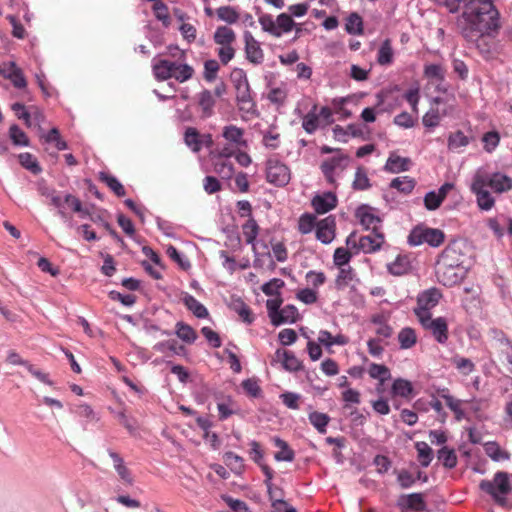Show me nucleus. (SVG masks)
Listing matches in <instances>:
<instances>
[{"instance_id":"obj_1","label":"nucleus","mask_w":512,"mask_h":512,"mask_svg":"<svg viewBox=\"0 0 512 512\" xmlns=\"http://www.w3.org/2000/svg\"><path fill=\"white\" fill-rule=\"evenodd\" d=\"M482 491L491 495L500 506H506V495L511 491L509 477L506 472H497L492 481L482 480L479 484Z\"/></svg>"},{"instance_id":"obj_47","label":"nucleus","mask_w":512,"mask_h":512,"mask_svg":"<svg viewBox=\"0 0 512 512\" xmlns=\"http://www.w3.org/2000/svg\"><path fill=\"white\" fill-rule=\"evenodd\" d=\"M441 397L445 400L446 405L454 412L456 420L461 421L465 417L464 411L461 408L462 401L445 393H442Z\"/></svg>"},{"instance_id":"obj_15","label":"nucleus","mask_w":512,"mask_h":512,"mask_svg":"<svg viewBox=\"0 0 512 512\" xmlns=\"http://www.w3.org/2000/svg\"><path fill=\"white\" fill-rule=\"evenodd\" d=\"M356 217L359 219L361 225L365 229H372V231H379L378 227L381 219L372 212V208L367 205H362L356 210Z\"/></svg>"},{"instance_id":"obj_37","label":"nucleus","mask_w":512,"mask_h":512,"mask_svg":"<svg viewBox=\"0 0 512 512\" xmlns=\"http://www.w3.org/2000/svg\"><path fill=\"white\" fill-rule=\"evenodd\" d=\"M387 269L392 275L400 276L409 271L410 264L406 257L398 256L392 263L387 265Z\"/></svg>"},{"instance_id":"obj_31","label":"nucleus","mask_w":512,"mask_h":512,"mask_svg":"<svg viewBox=\"0 0 512 512\" xmlns=\"http://www.w3.org/2000/svg\"><path fill=\"white\" fill-rule=\"evenodd\" d=\"M485 453L494 461H503L510 458V454L507 451L501 449L496 442H487L484 445Z\"/></svg>"},{"instance_id":"obj_58","label":"nucleus","mask_w":512,"mask_h":512,"mask_svg":"<svg viewBox=\"0 0 512 512\" xmlns=\"http://www.w3.org/2000/svg\"><path fill=\"white\" fill-rule=\"evenodd\" d=\"M352 254L348 249L339 247L335 250L333 255L334 264L338 267H344L350 261Z\"/></svg>"},{"instance_id":"obj_16","label":"nucleus","mask_w":512,"mask_h":512,"mask_svg":"<svg viewBox=\"0 0 512 512\" xmlns=\"http://www.w3.org/2000/svg\"><path fill=\"white\" fill-rule=\"evenodd\" d=\"M337 197L332 192H326L322 195H316L312 199V206L318 214H324L335 208Z\"/></svg>"},{"instance_id":"obj_4","label":"nucleus","mask_w":512,"mask_h":512,"mask_svg":"<svg viewBox=\"0 0 512 512\" xmlns=\"http://www.w3.org/2000/svg\"><path fill=\"white\" fill-rule=\"evenodd\" d=\"M444 233L436 228L415 227L408 236V242L412 246L427 243L430 246L438 247L444 241Z\"/></svg>"},{"instance_id":"obj_59","label":"nucleus","mask_w":512,"mask_h":512,"mask_svg":"<svg viewBox=\"0 0 512 512\" xmlns=\"http://www.w3.org/2000/svg\"><path fill=\"white\" fill-rule=\"evenodd\" d=\"M284 286V281L279 278H273L262 286V291L267 296L278 294L279 290Z\"/></svg>"},{"instance_id":"obj_46","label":"nucleus","mask_w":512,"mask_h":512,"mask_svg":"<svg viewBox=\"0 0 512 512\" xmlns=\"http://www.w3.org/2000/svg\"><path fill=\"white\" fill-rule=\"evenodd\" d=\"M176 335L182 341L187 343H193L197 338V334L194 329L183 322H178L176 324Z\"/></svg>"},{"instance_id":"obj_12","label":"nucleus","mask_w":512,"mask_h":512,"mask_svg":"<svg viewBox=\"0 0 512 512\" xmlns=\"http://www.w3.org/2000/svg\"><path fill=\"white\" fill-rule=\"evenodd\" d=\"M273 360L280 363L285 370L290 372H296L303 368L302 362L293 352L288 350L277 349Z\"/></svg>"},{"instance_id":"obj_57","label":"nucleus","mask_w":512,"mask_h":512,"mask_svg":"<svg viewBox=\"0 0 512 512\" xmlns=\"http://www.w3.org/2000/svg\"><path fill=\"white\" fill-rule=\"evenodd\" d=\"M219 70V63L214 59H209L204 63V79L208 82H212L217 77Z\"/></svg>"},{"instance_id":"obj_56","label":"nucleus","mask_w":512,"mask_h":512,"mask_svg":"<svg viewBox=\"0 0 512 512\" xmlns=\"http://www.w3.org/2000/svg\"><path fill=\"white\" fill-rule=\"evenodd\" d=\"M370 187L369 178L365 170L359 167L355 173L353 188L356 190H365Z\"/></svg>"},{"instance_id":"obj_55","label":"nucleus","mask_w":512,"mask_h":512,"mask_svg":"<svg viewBox=\"0 0 512 512\" xmlns=\"http://www.w3.org/2000/svg\"><path fill=\"white\" fill-rule=\"evenodd\" d=\"M316 106H314L313 111L306 114L303 117L302 127L308 133H314L318 128V115L315 114Z\"/></svg>"},{"instance_id":"obj_51","label":"nucleus","mask_w":512,"mask_h":512,"mask_svg":"<svg viewBox=\"0 0 512 512\" xmlns=\"http://www.w3.org/2000/svg\"><path fill=\"white\" fill-rule=\"evenodd\" d=\"M262 29L275 37L281 36L280 28L277 27L276 21L271 15H263L259 18Z\"/></svg>"},{"instance_id":"obj_53","label":"nucleus","mask_w":512,"mask_h":512,"mask_svg":"<svg viewBox=\"0 0 512 512\" xmlns=\"http://www.w3.org/2000/svg\"><path fill=\"white\" fill-rule=\"evenodd\" d=\"M9 136L14 145L17 146H28L29 140L24 131H22L19 126L12 125L9 128Z\"/></svg>"},{"instance_id":"obj_17","label":"nucleus","mask_w":512,"mask_h":512,"mask_svg":"<svg viewBox=\"0 0 512 512\" xmlns=\"http://www.w3.org/2000/svg\"><path fill=\"white\" fill-rule=\"evenodd\" d=\"M348 157L343 154H338L321 164V170L329 182H333V172L335 169H344L347 165Z\"/></svg>"},{"instance_id":"obj_54","label":"nucleus","mask_w":512,"mask_h":512,"mask_svg":"<svg viewBox=\"0 0 512 512\" xmlns=\"http://www.w3.org/2000/svg\"><path fill=\"white\" fill-rule=\"evenodd\" d=\"M194 75V69L188 64H180L176 72L172 75V78L180 83L186 82L191 79Z\"/></svg>"},{"instance_id":"obj_52","label":"nucleus","mask_w":512,"mask_h":512,"mask_svg":"<svg viewBox=\"0 0 512 512\" xmlns=\"http://www.w3.org/2000/svg\"><path fill=\"white\" fill-rule=\"evenodd\" d=\"M18 158L20 164L27 170L31 171L34 174H38L41 172V167L39 166L37 160L34 158L32 154L27 152L21 153Z\"/></svg>"},{"instance_id":"obj_38","label":"nucleus","mask_w":512,"mask_h":512,"mask_svg":"<svg viewBox=\"0 0 512 512\" xmlns=\"http://www.w3.org/2000/svg\"><path fill=\"white\" fill-rule=\"evenodd\" d=\"M438 459L442 462L443 466L449 469L457 465V455L454 449L446 446L438 451Z\"/></svg>"},{"instance_id":"obj_43","label":"nucleus","mask_w":512,"mask_h":512,"mask_svg":"<svg viewBox=\"0 0 512 512\" xmlns=\"http://www.w3.org/2000/svg\"><path fill=\"white\" fill-rule=\"evenodd\" d=\"M99 179L104 182L117 196L122 197L125 195V189L123 185L112 175L101 172Z\"/></svg>"},{"instance_id":"obj_33","label":"nucleus","mask_w":512,"mask_h":512,"mask_svg":"<svg viewBox=\"0 0 512 512\" xmlns=\"http://www.w3.org/2000/svg\"><path fill=\"white\" fill-rule=\"evenodd\" d=\"M243 235L246 239V242L248 244H251L253 246V249H255L254 242L258 236L259 233V226L255 219L250 217L245 224L242 226Z\"/></svg>"},{"instance_id":"obj_50","label":"nucleus","mask_w":512,"mask_h":512,"mask_svg":"<svg viewBox=\"0 0 512 512\" xmlns=\"http://www.w3.org/2000/svg\"><path fill=\"white\" fill-rule=\"evenodd\" d=\"M392 392L401 397H408L413 392V387L410 381L399 378L394 381Z\"/></svg>"},{"instance_id":"obj_6","label":"nucleus","mask_w":512,"mask_h":512,"mask_svg":"<svg viewBox=\"0 0 512 512\" xmlns=\"http://www.w3.org/2000/svg\"><path fill=\"white\" fill-rule=\"evenodd\" d=\"M267 181L277 186H285L290 181L289 168L275 159H269L266 166Z\"/></svg>"},{"instance_id":"obj_62","label":"nucleus","mask_w":512,"mask_h":512,"mask_svg":"<svg viewBox=\"0 0 512 512\" xmlns=\"http://www.w3.org/2000/svg\"><path fill=\"white\" fill-rule=\"evenodd\" d=\"M231 81L235 89L249 85L246 73L241 68H235L232 71Z\"/></svg>"},{"instance_id":"obj_36","label":"nucleus","mask_w":512,"mask_h":512,"mask_svg":"<svg viewBox=\"0 0 512 512\" xmlns=\"http://www.w3.org/2000/svg\"><path fill=\"white\" fill-rule=\"evenodd\" d=\"M390 187L408 194L414 189L415 180L409 176L396 177L391 181Z\"/></svg>"},{"instance_id":"obj_10","label":"nucleus","mask_w":512,"mask_h":512,"mask_svg":"<svg viewBox=\"0 0 512 512\" xmlns=\"http://www.w3.org/2000/svg\"><path fill=\"white\" fill-rule=\"evenodd\" d=\"M236 91V103L239 111L246 114H255L256 104L251 94L250 85L239 87Z\"/></svg>"},{"instance_id":"obj_44","label":"nucleus","mask_w":512,"mask_h":512,"mask_svg":"<svg viewBox=\"0 0 512 512\" xmlns=\"http://www.w3.org/2000/svg\"><path fill=\"white\" fill-rule=\"evenodd\" d=\"M368 373L371 378L378 379L381 384L391 377L390 370L385 365L376 363L370 364Z\"/></svg>"},{"instance_id":"obj_30","label":"nucleus","mask_w":512,"mask_h":512,"mask_svg":"<svg viewBox=\"0 0 512 512\" xmlns=\"http://www.w3.org/2000/svg\"><path fill=\"white\" fill-rule=\"evenodd\" d=\"M393 56L394 52L391 45V40L385 39L378 50L377 62L383 66L389 65L393 61Z\"/></svg>"},{"instance_id":"obj_45","label":"nucleus","mask_w":512,"mask_h":512,"mask_svg":"<svg viewBox=\"0 0 512 512\" xmlns=\"http://www.w3.org/2000/svg\"><path fill=\"white\" fill-rule=\"evenodd\" d=\"M469 142V138L461 130H458L449 135L448 148L454 151L459 148L466 147Z\"/></svg>"},{"instance_id":"obj_11","label":"nucleus","mask_w":512,"mask_h":512,"mask_svg":"<svg viewBox=\"0 0 512 512\" xmlns=\"http://www.w3.org/2000/svg\"><path fill=\"white\" fill-rule=\"evenodd\" d=\"M245 53L247 59L253 64H260L263 62L264 53L260 47L259 42L253 37L250 32H245Z\"/></svg>"},{"instance_id":"obj_41","label":"nucleus","mask_w":512,"mask_h":512,"mask_svg":"<svg viewBox=\"0 0 512 512\" xmlns=\"http://www.w3.org/2000/svg\"><path fill=\"white\" fill-rule=\"evenodd\" d=\"M345 29L349 34L360 35L363 33V21L357 13H351L345 24Z\"/></svg>"},{"instance_id":"obj_34","label":"nucleus","mask_w":512,"mask_h":512,"mask_svg":"<svg viewBox=\"0 0 512 512\" xmlns=\"http://www.w3.org/2000/svg\"><path fill=\"white\" fill-rule=\"evenodd\" d=\"M398 341L402 349H409L416 344L415 330L410 327L403 328L398 334Z\"/></svg>"},{"instance_id":"obj_8","label":"nucleus","mask_w":512,"mask_h":512,"mask_svg":"<svg viewBox=\"0 0 512 512\" xmlns=\"http://www.w3.org/2000/svg\"><path fill=\"white\" fill-rule=\"evenodd\" d=\"M465 247L463 242L454 241L443 250L439 260L454 267H465Z\"/></svg>"},{"instance_id":"obj_26","label":"nucleus","mask_w":512,"mask_h":512,"mask_svg":"<svg viewBox=\"0 0 512 512\" xmlns=\"http://www.w3.org/2000/svg\"><path fill=\"white\" fill-rule=\"evenodd\" d=\"M228 158L229 157H220L218 154L214 163V171L222 179H230L234 173L233 164L227 160Z\"/></svg>"},{"instance_id":"obj_25","label":"nucleus","mask_w":512,"mask_h":512,"mask_svg":"<svg viewBox=\"0 0 512 512\" xmlns=\"http://www.w3.org/2000/svg\"><path fill=\"white\" fill-rule=\"evenodd\" d=\"M440 297L437 289L426 290L418 296L417 306L431 310L438 304Z\"/></svg>"},{"instance_id":"obj_5","label":"nucleus","mask_w":512,"mask_h":512,"mask_svg":"<svg viewBox=\"0 0 512 512\" xmlns=\"http://www.w3.org/2000/svg\"><path fill=\"white\" fill-rule=\"evenodd\" d=\"M466 267H454L440 260L437 262L436 275L438 281L444 286H454L465 276Z\"/></svg>"},{"instance_id":"obj_48","label":"nucleus","mask_w":512,"mask_h":512,"mask_svg":"<svg viewBox=\"0 0 512 512\" xmlns=\"http://www.w3.org/2000/svg\"><path fill=\"white\" fill-rule=\"evenodd\" d=\"M225 464L235 473H241L244 469L243 458L233 452H226L223 456Z\"/></svg>"},{"instance_id":"obj_24","label":"nucleus","mask_w":512,"mask_h":512,"mask_svg":"<svg viewBox=\"0 0 512 512\" xmlns=\"http://www.w3.org/2000/svg\"><path fill=\"white\" fill-rule=\"evenodd\" d=\"M213 40L219 46L233 45L236 42V34L228 26H219L214 32Z\"/></svg>"},{"instance_id":"obj_3","label":"nucleus","mask_w":512,"mask_h":512,"mask_svg":"<svg viewBox=\"0 0 512 512\" xmlns=\"http://www.w3.org/2000/svg\"><path fill=\"white\" fill-rule=\"evenodd\" d=\"M383 242L384 236L379 231H372L371 234L359 238L356 232H352L346 239V245L349 248L357 249L366 254L379 250Z\"/></svg>"},{"instance_id":"obj_29","label":"nucleus","mask_w":512,"mask_h":512,"mask_svg":"<svg viewBox=\"0 0 512 512\" xmlns=\"http://www.w3.org/2000/svg\"><path fill=\"white\" fill-rule=\"evenodd\" d=\"M274 444L280 449V451H278L274 456L277 461L292 462L294 460L295 453L290 449L286 441L280 438H275Z\"/></svg>"},{"instance_id":"obj_19","label":"nucleus","mask_w":512,"mask_h":512,"mask_svg":"<svg viewBox=\"0 0 512 512\" xmlns=\"http://www.w3.org/2000/svg\"><path fill=\"white\" fill-rule=\"evenodd\" d=\"M410 159L391 154L385 164V170L391 173H399L408 171L410 167Z\"/></svg>"},{"instance_id":"obj_42","label":"nucleus","mask_w":512,"mask_h":512,"mask_svg":"<svg viewBox=\"0 0 512 512\" xmlns=\"http://www.w3.org/2000/svg\"><path fill=\"white\" fill-rule=\"evenodd\" d=\"M415 448L418 452V458L423 467H428L433 459V451L426 442H417Z\"/></svg>"},{"instance_id":"obj_61","label":"nucleus","mask_w":512,"mask_h":512,"mask_svg":"<svg viewBox=\"0 0 512 512\" xmlns=\"http://www.w3.org/2000/svg\"><path fill=\"white\" fill-rule=\"evenodd\" d=\"M276 24L280 28L281 34L290 32L295 25L292 17L286 13L277 16Z\"/></svg>"},{"instance_id":"obj_21","label":"nucleus","mask_w":512,"mask_h":512,"mask_svg":"<svg viewBox=\"0 0 512 512\" xmlns=\"http://www.w3.org/2000/svg\"><path fill=\"white\" fill-rule=\"evenodd\" d=\"M198 105L204 118L211 117L214 113L215 98L211 91L203 90L198 94Z\"/></svg>"},{"instance_id":"obj_32","label":"nucleus","mask_w":512,"mask_h":512,"mask_svg":"<svg viewBox=\"0 0 512 512\" xmlns=\"http://www.w3.org/2000/svg\"><path fill=\"white\" fill-rule=\"evenodd\" d=\"M9 66L11 71L7 73L6 79H9L16 88H25L27 82L21 69L13 61L9 62Z\"/></svg>"},{"instance_id":"obj_35","label":"nucleus","mask_w":512,"mask_h":512,"mask_svg":"<svg viewBox=\"0 0 512 512\" xmlns=\"http://www.w3.org/2000/svg\"><path fill=\"white\" fill-rule=\"evenodd\" d=\"M354 278V271L351 267H339L338 275L335 279V286L338 290H343L351 283Z\"/></svg>"},{"instance_id":"obj_14","label":"nucleus","mask_w":512,"mask_h":512,"mask_svg":"<svg viewBox=\"0 0 512 512\" xmlns=\"http://www.w3.org/2000/svg\"><path fill=\"white\" fill-rule=\"evenodd\" d=\"M108 454L113 462V467L117 472L119 479L127 486L133 485L134 479L131 471L126 466L123 458L116 452L109 450Z\"/></svg>"},{"instance_id":"obj_7","label":"nucleus","mask_w":512,"mask_h":512,"mask_svg":"<svg viewBox=\"0 0 512 512\" xmlns=\"http://www.w3.org/2000/svg\"><path fill=\"white\" fill-rule=\"evenodd\" d=\"M475 175H481L485 180L484 184L496 193H503L512 189V179L500 172L489 174L483 169H478Z\"/></svg>"},{"instance_id":"obj_40","label":"nucleus","mask_w":512,"mask_h":512,"mask_svg":"<svg viewBox=\"0 0 512 512\" xmlns=\"http://www.w3.org/2000/svg\"><path fill=\"white\" fill-rule=\"evenodd\" d=\"M310 423L318 430L319 433H326V427L330 421V417L321 412L313 411L309 414Z\"/></svg>"},{"instance_id":"obj_22","label":"nucleus","mask_w":512,"mask_h":512,"mask_svg":"<svg viewBox=\"0 0 512 512\" xmlns=\"http://www.w3.org/2000/svg\"><path fill=\"white\" fill-rule=\"evenodd\" d=\"M182 301L189 311H191L197 318H205L208 316V310L192 295L184 292L182 293Z\"/></svg>"},{"instance_id":"obj_23","label":"nucleus","mask_w":512,"mask_h":512,"mask_svg":"<svg viewBox=\"0 0 512 512\" xmlns=\"http://www.w3.org/2000/svg\"><path fill=\"white\" fill-rule=\"evenodd\" d=\"M39 193L49 200V203L58 209V214L65 219L66 213L63 210V200L57 194L54 189L49 188L46 185H41L39 187Z\"/></svg>"},{"instance_id":"obj_27","label":"nucleus","mask_w":512,"mask_h":512,"mask_svg":"<svg viewBox=\"0 0 512 512\" xmlns=\"http://www.w3.org/2000/svg\"><path fill=\"white\" fill-rule=\"evenodd\" d=\"M298 310L293 305H286L283 307L277 318L273 317V325L278 326L282 323H293L297 320Z\"/></svg>"},{"instance_id":"obj_28","label":"nucleus","mask_w":512,"mask_h":512,"mask_svg":"<svg viewBox=\"0 0 512 512\" xmlns=\"http://www.w3.org/2000/svg\"><path fill=\"white\" fill-rule=\"evenodd\" d=\"M184 143L193 153H198L201 150L199 131L194 127L186 128L184 132Z\"/></svg>"},{"instance_id":"obj_20","label":"nucleus","mask_w":512,"mask_h":512,"mask_svg":"<svg viewBox=\"0 0 512 512\" xmlns=\"http://www.w3.org/2000/svg\"><path fill=\"white\" fill-rule=\"evenodd\" d=\"M399 506L415 511H424L426 505L422 494L412 493L406 496H402L398 503Z\"/></svg>"},{"instance_id":"obj_64","label":"nucleus","mask_w":512,"mask_h":512,"mask_svg":"<svg viewBox=\"0 0 512 512\" xmlns=\"http://www.w3.org/2000/svg\"><path fill=\"white\" fill-rule=\"evenodd\" d=\"M286 97L287 92L284 88L281 87L271 89L267 96L268 100L276 105H282L285 102Z\"/></svg>"},{"instance_id":"obj_39","label":"nucleus","mask_w":512,"mask_h":512,"mask_svg":"<svg viewBox=\"0 0 512 512\" xmlns=\"http://www.w3.org/2000/svg\"><path fill=\"white\" fill-rule=\"evenodd\" d=\"M216 14L219 20L224 21L228 24H234L239 20L238 11L231 6H221L216 10Z\"/></svg>"},{"instance_id":"obj_49","label":"nucleus","mask_w":512,"mask_h":512,"mask_svg":"<svg viewBox=\"0 0 512 512\" xmlns=\"http://www.w3.org/2000/svg\"><path fill=\"white\" fill-rule=\"evenodd\" d=\"M171 66L168 65V60L161 59L158 62L153 64V73L156 79L164 81L172 78V73H169V68Z\"/></svg>"},{"instance_id":"obj_2","label":"nucleus","mask_w":512,"mask_h":512,"mask_svg":"<svg viewBox=\"0 0 512 512\" xmlns=\"http://www.w3.org/2000/svg\"><path fill=\"white\" fill-rule=\"evenodd\" d=\"M244 129L236 125H226L222 129V137L226 141L225 146L219 151L220 157H232L237 151L247 147L244 138Z\"/></svg>"},{"instance_id":"obj_13","label":"nucleus","mask_w":512,"mask_h":512,"mask_svg":"<svg viewBox=\"0 0 512 512\" xmlns=\"http://www.w3.org/2000/svg\"><path fill=\"white\" fill-rule=\"evenodd\" d=\"M335 237V220L329 216L317 223L316 238L323 244H329Z\"/></svg>"},{"instance_id":"obj_63","label":"nucleus","mask_w":512,"mask_h":512,"mask_svg":"<svg viewBox=\"0 0 512 512\" xmlns=\"http://www.w3.org/2000/svg\"><path fill=\"white\" fill-rule=\"evenodd\" d=\"M482 141L484 143V149L490 153L498 146L500 137L497 132L492 131L485 133Z\"/></svg>"},{"instance_id":"obj_18","label":"nucleus","mask_w":512,"mask_h":512,"mask_svg":"<svg viewBox=\"0 0 512 512\" xmlns=\"http://www.w3.org/2000/svg\"><path fill=\"white\" fill-rule=\"evenodd\" d=\"M425 329L432 333L438 343H446L448 339V325L445 318L438 317L434 319L432 322H429V325Z\"/></svg>"},{"instance_id":"obj_60","label":"nucleus","mask_w":512,"mask_h":512,"mask_svg":"<svg viewBox=\"0 0 512 512\" xmlns=\"http://www.w3.org/2000/svg\"><path fill=\"white\" fill-rule=\"evenodd\" d=\"M153 10L155 17L167 26L169 24V13L167 5L162 1H157L153 5Z\"/></svg>"},{"instance_id":"obj_9","label":"nucleus","mask_w":512,"mask_h":512,"mask_svg":"<svg viewBox=\"0 0 512 512\" xmlns=\"http://www.w3.org/2000/svg\"><path fill=\"white\" fill-rule=\"evenodd\" d=\"M484 181L481 175H474L471 191L476 195L479 208L488 211L494 206L495 200L486 189L487 186L484 184Z\"/></svg>"}]
</instances>
